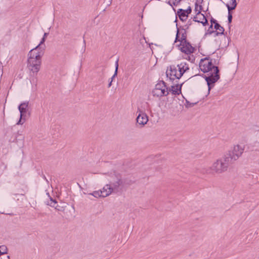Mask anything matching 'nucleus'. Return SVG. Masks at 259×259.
<instances>
[{
	"mask_svg": "<svg viewBox=\"0 0 259 259\" xmlns=\"http://www.w3.org/2000/svg\"><path fill=\"white\" fill-rule=\"evenodd\" d=\"M237 5V4L236 0H231L230 4H227L226 5L228 11L230 12L231 11L234 10L236 7Z\"/></svg>",
	"mask_w": 259,
	"mask_h": 259,
	"instance_id": "obj_17",
	"label": "nucleus"
},
{
	"mask_svg": "<svg viewBox=\"0 0 259 259\" xmlns=\"http://www.w3.org/2000/svg\"><path fill=\"white\" fill-rule=\"evenodd\" d=\"M7 248L5 245L0 246V256L6 255L7 253Z\"/></svg>",
	"mask_w": 259,
	"mask_h": 259,
	"instance_id": "obj_22",
	"label": "nucleus"
},
{
	"mask_svg": "<svg viewBox=\"0 0 259 259\" xmlns=\"http://www.w3.org/2000/svg\"><path fill=\"white\" fill-rule=\"evenodd\" d=\"M199 6H201L200 5H198L197 3H195V11L196 12H198V10L199 9Z\"/></svg>",
	"mask_w": 259,
	"mask_h": 259,
	"instance_id": "obj_29",
	"label": "nucleus"
},
{
	"mask_svg": "<svg viewBox=\"0 0 259 259\" xmlns=\"http://www.w3.org/2000/svg\"><path fill=\"white\" fill-rule=\"evenodd\" d=\"M214 28L219 31L218 32H214L217 35L224 34V29L219 23H215V24L214 25Z\"/></svg>",
	"mask_w": 259,
	"mask_h": 259,
	"instance_id": "obj_18",
	"label": "nucleus"
},
{
	"mask_svg": "<svg viewBox=\"0 0 259 259\" xmlns=\"http://www.w3.org/2000/svg\"><path fill=\"white\" fill-rule=\"evenodd\" d=\"M89 195H93L96 198H98L100 197H102V193L100 190L95 191L92 193H89Z\"/></svg>",
	"mask_w": 259,
	"mask_h": 259,
	"instance_id": "obj_23",
	"label": "nucleus"
},
{
	"mask_svg": "<svg viewBox=\"0 0 259 259\" xmlns=\"http://www.w3.org/2000/svg\"><path fill=\"white\" fill-rule=\"evenodd\" d=\"M100 191L102 193V197H107L112 193H113L112 189L109 184H106L102 190H100Z\"/></svg>",
	"mask_w": 259,
	"mask_h": 259,
	"instance_id": "obj_10",
	"label": "nucleus"
},
{
	"mask_svg": "<svg viewBox=\"0 0 259 259\" xmlns=\"http://www.w3.org/2000/svg\"><path fill=\"white\" fill-rule=\"evenodd\" d=\"M186 37L187 36L186 31L185 30L183 29L181 31L180 30L178 29L175 42H176L177 40L181 41L182 42L183 41H185L186 39Z\"/></svg>",
	"mask_w": 259,
	"mask_h": 259,
	"instance_id": "obj_9",
	"label": "nucleus"
},
{
	"mask_svg": "<svg viewBox=\"0 0 259 259\" xmlns=\"http://www.w3.org/2000/svg\"><path fill=\"white\" fill-rule=\"evenodd\" d=\"M228 22L229 23H231L232 22V14H231L230 12H229L228 13Z\"/></svg>",
	"mask_w": 259,
	"mask_h": 259,
	"instance_id": "obj_25",
	"label": "nucleus"
},
{
	"mask_svg": "<svg viewBox=\"0 0 259 259\" xmlns=\"http://www.w3.org/2000/svg\"><path fill=\"white\" fill-rule=\"evenodd\" d=\"M177 66L179 68L180 71L182 73V75L189 69L188 65L186 62H182Z\"/></svg>",
	"mask_w": 259,
	"mask_h": 259,
	"instance_id": "obj_14",
	"label": "nucleus"
},
{
	"mask_svg": "<svg viewBox=\"0 0 259 259\" xmlns=\"http://www.w3.org/2000/svg\"><path fill=\"white\" fill-rule=\"evenodd\" d=\"M31 81H32L33 83H36V77L33 78Z\"/></svg>",
	"mask_w": 259,
	"mask_h": 259,
	"instance_id": "obj_31",
	"label": "nucleus"
},
{
	"mask_svg": "<svg viewBox=\"0 0 259 259\" xmlns=\"http://www.w3.org/2000/svg\"><path fill=\"white\" fill-rule=\"evenodd\" d=\"M109 184L113 193H117L121 190L123 183L121 176L119 174H112L110 176Z\"/></svg>",
	"mask_w": 259,
	"mask_h": 259,
	"instance_id": "obj_4",
	"label": "nucleus"
},
{
	"mask_svg": "<svg viewBox=\"0 0 259 259\" xmlns=\"http://www.w3.org/2000/svg\"><path fill=\"white\" fill-rule=\"evenodd\" d=\"M181 51L187 54H189L194 52V48L190 44H186L183 45L181 48Z\"/></svg>",
	"mask_w": 259,
	"mask_h": 259,
	"instance_id": "obj_12",
	"label": "nucleus"
},
{
	"mask_svg": "<svg viewBox=\"0 0 259 259\" xmlns=\"http://www.w3.org/2000/svg\"><path fill=\"white\" fill-rule=\"evenodd\" d=\"M28 103L24 102L21 103L19 106V110L20 112L21 118H22V117L24 115V114L26 113V109L28 107Z\"/></svg>",
	"mask_w": 259,
	"mask_h": 259,
	"instance_id": "obj_13",
	"label": "nucleus"
},
{
	"mask_svg": "<svg viewBox=\"0 0 259 259\" xmlns=\"http://www.w3.org/2000/svg\"><path fill=\"white\" fill-rule=\"evenodd\" d=\"M211 25H210V28H212V24H213V23H214V25H215V23H217V21H216L215 19H211Z\"/></svg>",
	"mask_w": 259,
	"mask_h": 259,
	"instance_id": "obj_28",
	"label": "nucleus"
},
{
	"mask_svg": "<svg viewBox=\"0 0 259 259\" xmlns=\"http://www.w3.org/2000/svg\"><path fill=\"white\" fill-rule=\"evenodd\" d=\"M231 163L229 158L225 155L214 161L210 167V169L212 172L221 174L227 170Z\"/></svg>",
	"mask_w": 259,
	"mask_h": 259,
	"instance_id": "obj_3",
	"label": "nucleus"
},
{
	"mask_svg": "<svg viewBox=\"0 0 259 259\" xmlns=\"http://www.w3.org/2000/svg\"><path fill=\"white\" fill-rule=\"evenodd\" d=\"M181 85L180 86L179 84H176L171 85L170 91L174 95H179L181 93Z\"/></svg>",
	"mask_w": 259,
	"mask_h": 259,
	"instance_id": "obj_16",
	"label": "nucleus"
},
{
	"mask_svg": "<svg viewBox=\"0 0 259 259\" xmlns=\"http://www.w3.org/2000/svg\"><path fill=\"white\" fill-rule=\"evenodd\" d=\"M56 209L58 210V211H61V209L59 207H57V208H55Z\"/></svg>",
	"mask_w": 259,
	"mask_h": 259,
	"instance_id": "obj_33",
	"label": "nucleus"
},
{
	"mask_svg": "<svg viewBox=\"0 0 259 259\" xmlns=\"http://www.w3.org/2000/svg\"><path fill=\"white\" fill-rule=\"evenodd\" d=\"M244 150V147L243 146L236 145L233 147L232 150L229 151L225 156L232 163L237 160L242 155Z\"/></svg>",
	"mask_w": 259,
	"mask_h": 259,
	"instance_id": "obj_5",
	"label": "nucleus"
},
{
	"mask_svg": "<svg viewBox=\"0 0 259 259\" xmlns=\"http://www.w3.org/2000/svg\"><path fill=\"white\" fill-rule=\"evenodd\" d=\"M118 68V60H117L115 62V70L113 75L111 77V80L108 84V87L110 88L112 85V82L113 78L117 75V71Z\"/></svg>",
	"mask_w": 259,
	"mask_h": 259,
	"instance_id": "obj_21",
	"label": "nucleus"
},
{
	"mask_svg": "<svg viewBox=\"0 0 259 259\" xmlns=\"http://www.w3.org/2000/svg\"><path fill=\"white\" fill-rule=\"evenodd\" d=\"M38 48L31 50L28 54L27 67L30 72V75L36 76L40 70L41 64V58L44 55L43 50L37 51Z\"/></svg>",
	"mask_w": 259,
	"mask_h": 259,
	"instance_id": "obj_2",
	"label": "nucleus"
},
{
	"mask_svg": "<svg viewBox=\"0 0 259 259\" xmlns=\"http://www.w3.org/2000/svg\"><path fill=\"white\" fill-rule=\"evenodd\" d=\"M154 89H157L158 90L159 89L160 90L162 89H164V90H168L167 87L165 85V82L163 81L157 83Z\"/></svg>",
	"mask_w": 259,
	"mask_h": 259,
	"instance_id": "obj_19",
	"label": "nucleus"
},
{
	"mask_svg": "<svg viewBox=\"0 0 259 259\" xmlns=\"http://www.w3.org/2000/svg\"><path fill=\"white\" fill-rule=\"evenodd\" d=\"M50 202H48V205H50L51 207H55V208H57V207H58L57 205V202L55 200L53 199L52 198H50Z\"/></svg>",
	"mask_w": 259,
	"mask_h": 259,
	"instance_id": "obj_24",
	"label": "nucleus"
},
{
	"mask_svg": "<svg viewBox=\"0 0 259 259\" xmlns=\"http://www.w3.org/2000/svg\"><path fill=\"white\" fill-rule=\"evenodd\" d=\"M179 18L182 21H185L188 18V15L184 12V10L180 9L178 11Z\"/></svg>",
	"mask_w": 259,
	"mask_h": 259,
	"instance_id": "obj_15",
	"label": "nucleus"
},
{
	"mask_svg": "<svg viewBox=\"0 0 259 259\" xmlns=\"http://www.w3.org/2000/svg\"><path fill=\"white\" fill-rule=\"evenodd\" d=\"M137 113L138 115L136 118L137 123L142 126L144 125L148 121V116L139 108L138 109Z\"/></svg>",
	"mask_w": 259,
	"mask_h": 259,
	"instance_id": "obj_7",
	"label": "nucleus"
},
{
	"mask_svg": "<svg viewBox=\"0 0 259 259\" xmlns=\"http://www.w3.org/2000/svg\"><path fill=\"white\" fill-rule=\"evenodd\" d=\"M199 68L204 73H207L205 79L208 85V94L213 88L214 83L220 79L219 70L217 66L213 65L208 58L201 59L199 63Z\"/></svg>",
	"mask_w": 259,
	"mask_h": 259,
	"instance_id": "obj_1",
	"label": "nucleus"
},
{
	"mask_svg": "<svg viewBox=\"0 0 259 259\" xmlns=\"http://www.w3.org/2000/svg\"><path fill=\"white\" fill-rule=\"evenodd\" d=\"M1 259H10V257L9 255L7 254L0 256Z\"/></svg>",
	"mask_w": 259,
	"mask_h": 259,
	"instance_id": "obj_27",
	"label": "nucleus"
},
{
	"mask_svg": "<svg viewBox=\"0 0 259 259\" xmlns=\"http://www.w3.org/2000/svg\"><path fill=\"white\" fill-rule=\"evenodd\" d=\"M152 94L154 96L161 97L164 96H167L168 94V90H164V89L160 90L157 89H154L152 91Z\"/></svg>",
	"mask_w": 259,
	"mask_h": 259,
	"instance_id": "obj_11",
	"label": "nucleus"
},
{
	"mask_svg": "<svg viewBox=\"0 0 259 259\" xmlns=\"http://www.w3.org/2000/svg\"><path fill=\"white\" fill-rule=\"evenodd\" d=\"M48 33H45L43 37H45V38H46L48 36Z\"/></svg>",
	"mask_w": 259,
	"mask_h": 259,
	"instance_id": "obj_32",
	"label": "nucleus"
},
{
	"mask_svg": "<svg viewBox=\"0 0 259 259\" xmlns=\"http://www.w3.org/2000/svg\"><path fill=\"white\" fill-rule=\"evenodd\" d=\"M46 38L45 37H43L40 42V43L35 48H38L37 51H40V50H43V52H44L45 46L44 45V42L45 41Z\"/></svg>",
	"mask_w": 259,
	"mask_h": 259,
	"instance_id": "obj_20",
	"label": "nucleus"
},
{
	"mask_svg": "<svg viewBox=\"0 0 259 259\" xmlns=\"http://www.w3.org/2000/svg\"><path fill=\"white\" fill-rule=\"evenodd\" d=\"M202 6H199V9L198 10L196 16L194 17V21L199 23H201L203 26L207 24L208 22L205 16L201 13Z\"/></svg>",
	"mask_w": 259,
	"mask_h": 259,
	"instance_id": "obj_8",
	"label": "nucleus"
},
{
	"mask_svg": "<svg viewBox=\"0 0 259 259\" xmlns=\"http://www.w3.org/2000/svg\"><path fill=\"white\" fill-rule=\"evenodd\" d=\"M166 76L169 77L170 80H174L175 79H179L183 75L182 73L180 71L177 66H170L169 69L166 71Z\"/></svg>",
	"mask_w": 259,
	"mask_h": 259,
	"instance_id": "obj_6",
	"label": "nucleus"
},
{
	"mask_svg": "<svg viewBox=\"0 0 259 259\" xmlns=\"http://www.w3.org/2000/svg\"><path fill=\"white\" fill-rule=\"evenodd\" d=\"M184 12L187 15H188V14H190L191 12V9L190 7H189L188 9H187V10H184Z\"/></svg>",
	"mask_w": 259,
	"mask_h": 259,
	"instance_id": "obj_26",
	"label": "nucleus"
},
{
	"mask_svg": "<svg viewBox=\"0 0 259 259\" xmlns=\"http://www.w3.org/2000/svg\"><path fill=\"white\" fill-rule=\"evenodd\" d=\"M22 118H20L19 120L17 123V124H22L23 122H21Z\"/></svg>",
	"mask_w": 259,
	"mask_h": 259,
	"instance_id": "obj_30",
	"label": "nucleus"
}]
</instances>
